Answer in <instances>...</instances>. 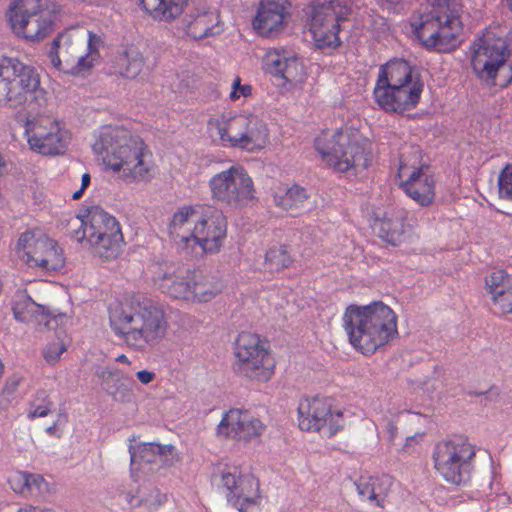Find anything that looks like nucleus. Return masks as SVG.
<instances>
[{
    "instance_id": "38",
    "label": "nucleus",
    "mask_w": 512,
    "mask_h": 512,
    "mask_svg": "<svg viewBox=\"0 0 512 512\" xmlns=\"http://www.w3.org/2000/svg\"><path fill=\"white\" fill-rule=\"evenodd\" d=\"M512 283V278L504 270L492 271L485 277V284L491 299L496 296V292H501Z\"/></svg>"
},
{
    "instance_id": "53",
    "label": "nucleus",
    "mask_w": 512,
    "mask_h": 512,
    "mask_svg": "<svg viewBox=\"0 0 512 512\" xmlns=\"http://www.w3.org/2000/svg\"><path fill=\"white\" fill-rule=\"evenodd\" d=\"M57 425L58 421H55L52 425L48 426L45 429V432L50 436H56L59 438L61 436V433H58Z\"/></svg>"
},
{
    "instance_id": "30",
    "label": "nucleus",
    "mask_w": 512,
    "mask_h": 512,
    "mask_svg": "<svg viewBox=\"0 0 512 512\" xmlns=\"http://www.w3.org/2000/svg\"><path fill=\"white\" fill-rule=\"evenodd\" d=\"M137 2L153 19L172 21L183 13L189 0H137Z\"/></svg>"
},
{
    "instance_id": "57",
    "label": "nucleus",
    "mask_w": 512,
    "mask_h": 512,
    "mask_svg": "<svg viewBox=\"0 0 512 512\" xmlns=\"http://www.w3.org/2000/svg\"><path fill=\"white\" fill-rule=\"evenodd\" d=\"M412 440H414V437H407V438H406V442H409V441H412ZM407 444H408V443H406V445H407Z\"/></svg>"
},
{
    "instance_id": "35",
    "label": "nucleus",
    "mask_w": 512,
    "mask_h": 512,
    "mask_svg": "<svg viewBox=\"0 0 512 512\" xmlns=\"http://www.w3.org/2000/svg\"><path fill=\"white\" fill-rule=\"evenodd\" d=\"M174 449L172 445H161L155 442L140 443L129 446L131 464L154 463L158 458L167 455Z\"/></svg>"
},
{
    "instance_id": "13",
    "label": "nucleus",
    "mask_w": 512,
    "mask_h": 512,
    "mask_svg": "<svg viewBox=\"0 0 512 512\" xmlns=\"http://www.w3.org/2000/svg\"><path fill=\"white\" fill-rule=\"evenodd\" d=\"M70 233L78 242L103 251H114L123 242L120 224L100 207H92L86 216H75L69 221Z\"/></svg>"
},
{
    "instance_id": "18",
    "label": "nucleus",
    "mask_w": 512,
    "mask_h": 512,
    "mask_svg": "<svg viewBox=\"0 0 512 512\" xmlns=\"http://www.w3.org/2000/svg\"><path fill=\"white\" fill-rule=\"evenodd\" d=\"M401 188L416 204L426 207L436 197V181L418 149L401 156L398 169Z\"/></svg>"
},
{
    "instance_id": "25",
    "label": "nucleus",
    "mask_w": 512,
    "mask_h": 512,
    "mask_svg": "<svg viewBox=\"0 0 512 512\" xmlns=\"http://www.w3.org/2000/svg\"><path fill=\"white\" fill-rule=\"evenodd\" d=\"M262 431L263 424L259 419L239 409H230L226 412L217 426L218 436L244 441L260 436Z\"/></svg>"
},
{
    "instance_id": "34",
    "label": "nucleus",
    "mask_w": 512,
    "mask_h": 512,
    "mask_svg": "<svg viewBox=\"0 0 512 512\" xmlns=\"http://www.w3.org/2000/svg\"><path fill=\"white\" fill-rule=\"evenodd\" d=\"M117 72L127 78H137L145 69V61L141 51L136 46L126 47L115 61Z\"/></svg>"
},
{
    "instance_id": "11",
    "label": "nucleus",
    "mask_w": 512,
    "mask_h": 512,
    "mask_svg": "<svg viewBox=\"0 0 512 512\" xmlns=\"http://www.w3.org/2000/svg\"><path fill=\"white\" fill-rule=\"evenodd\" d=\"M471 53L473 71L481 81L499 87L512 81V57L503 38L487 34L473 44Z\"/></svg>"
},
{
    "instance_id": "19",
    "label": "nucleus",
    "mask_w": 512,
    "mask_h": 512,
    "mask_svg": "<svg viewBox=\"0 0 512 512\" xmlns=\"http://www.w3.org/2000/svg\"><path fill=\"white\" fill-rule=\"evenodd\" d=\"M332 402L319 396L301 399L297 408L299 428L308 432L328 428L329 436L335 435L344 427V415L341 409L333 408Z\"/></svg>"
},
{
    "instance_id": "39",
    "label": "nucleus",
    "mask_w": 512,
    "mask_h": 512,
    "mask_svg": "<svg viewBox=\"0 0 512 512\" xmlns=\"http://www.w3.org/2000/svg\"><path fill=\"white\" fill-rule=\"evenodd\" d=\"M473 460L466 461H456L453 466H451L452 471L455 474V477L442 476L447 482L454 485H466L471 480V474L473 470Z\"/></svg>"
},
{
    "instance_id": "44",
    "label": "nucleus",
    "mask_w": 512,
    "mask_h": 512,
    "mask_svg": "<svg viewBox=\"0 0 512 512\" xmlns=\"http://www.w3.org/2000/svg\"><path fill=\"white\" fill-rule=\"evenodd\" d=\"M252 94V87L243 83L239 77H235L231 83L229 99L232 102H244Z\"/></svg>"
},
{
    "instance_id": "50",
    "label": "nucleus",
    "mask_w": 512,
    "mask_h": 512,
    "mask_svg": "<svg viewBox=\"0 0 512 512\" xmlns=\"http://www.w3.org/2000/svg\"><path fill=\"white\" fill-rule=\"evenodd\" d=\"M11 488L16 492L20 494H26V487H24L22 481H20V472L16 474L13 478L10 480Z\"/></svg>"
},
{
    "instance_id": "10",
    "label": "nucleus",
    "mask_w": 512,
    "mask_h": 512,
    "mask_svg": "<svg viewBox=\"0 0 512 512\" xmlns=\"http://www.w3.org/2000/svg\"><path fill=\"white\" fill-rule=\"evenodd\" d=\"M61 10L55 0H13L7 19L18 37L39 41L49 34L55 16Z\"/></svg>"
},
{
    "instance_id": "16",
    "label": "nucleus",
    "mask_w": 512,
    "mask_h": 512,
    "mask_svg": "<svg viewBox=\"0 0 512 512\" xmlns=\"http://www.w3.org/2000/svg\"><path fill=\"white\" fill-rule=\"evenodd\" d=\"M352 0H326L312 7L308 21L314 44L320 49L340 45L341 25L351 14Z\"/></svg>"
},
{
    "instance_id": "15",
    "label": "nucleus",
    "mask_w": 512,
    "mask_h": 512,
    "mask_svg": "<svg viewBox=\"0 0 512 512\" xmlns=\"http://www.w3.org/2000/svg\"><path fill=\"white\" fill-rule=\"evenodd\" d=\"M24 135L29 148L44 156L65 154L73 139L67 125L49 114L29 117L25 122Z\"/></svg>"
},
{
    "instance_id": "14",
    "label": "nucleus",
    "mask_w": 512,
    "mask_h": 512,
    "mask_svg": "<svg viewBox=\"0 0 512 512\" xmlns=\"http://www.w3.org/2000/svg\"><path fill=\"white\" fill-rule=\"evenodd\" d=\"M43 94L40 74L17 60L0 62V108H17Z\"/></svg>"
},
{
    "instance_id": "29",
    "label": "nucleus",
    "mask_w": 512,
    "mask_h": 512,
    "mask_svg": "<svg viewBox=\"0 0 512 512\" xmlns=\"http://www.w3.org/2000/svg\"><path fill=\"white\" fill-rule=\"evenodd\" d=\"M101 389L115 401H129L131 393L123 382V373L115 366H97L94 370Z\"/></svg>"
},
{
    "instance_id": "36",
    "label": "nucleus",
    "mask_w": 512,
    "mask_h": 512,
    "mask_svg": "<svg viewBox=\"0 0 512 512\" xmlns=\"http://www.w3.org/2000/svg\"><path fill=\"white\" fill-rule=\"evenodd\" d=\"M165 500V496L159 493L157 488H151L149 494L145 493V488L139 489L137 495L126 494V501L131 507H158Z\"/></svg>"
},
{
    "instance_id": "45",
    "label": "nucleus",
    "mask_w": 512,
    "mask_h": 512,
    "mask_svg": "<svg viewBox=\"0 0 512 512\" xmlns=\"http://www.w3.org/2000/svg\"><path fill=\"white\" fill-rule=\"evenodd\" d=\"M492 301L500 313L512 314V283L504 291L496 292Z\"/></svg>"
},
{
    "instance_id": "22",
    "label": "nucleus",
    "mask_w": 512,
    "mask_h": 512,
    "mask_svg": "<svg viewBox=\"0 0 512 512\" xmlns=\"http://www.w3.org/2000/svg\"><path fill=\"white\" fill-rule=\"evenodd\" d=\"M475 448L467 438L454 436L453 438L439 442L433 452V460L436 470L441 476L455 477L451 466L456 461L473 460Z\"/></svg>"
},
{
    "instance_id": "23",
    "label": "nucleus",
    "mask_w": 512,
    "mask_h": 512,
    "mask_svg": "<svg viewBox=\"0 0 512 512\" xmlns=\"http://www.w3.org/2000/svg\"><path fill=\"white\" fill-rule=\"evenodd\" d=\"M289 20L287 0H262L253 20V28L265 37L280 34Z\"/></svg>"
},
{
    "instance_id": "20",
    "label": "nucleus",
    "mask_w": 512,
    "mask_h": 512,
    "mask_svg": "<svg viewBox=\"0 0 512 512\" xmlns=\"http://www.w3.org/2000/svg\"><path fill=\"white\" fill-rule=\"evenodd\" d=\"M368 221L373 234L391 246L400 245L413 232L409 213L398 207L375 209L369 214Z\"/></svg>"
},
{
    "instance_id": "31",
    "label": "nucleus",
    "mask_w": 512,
    "mask_h": 512,
    "mask_svg": "<svg viewBox=\"0 0 512 512\" xmlns=\"http://www.w3.org/2000/svg\"><path fill=\"white\" fill-rule=\"evenodd\" d=\"M357 492L362 500L377 507H383L387 491L391 485L389 476L360 478L355 482Z\"/></svg>"
},
{
    "instance_id": "9",
    "label": "nucleus",
    "mask_w": 512,
    "mask_h": 512,
    "mask_svg": "<svg viewBox=\"0 0 512 512\" xmlns=\"http://www.w3.org/2000/svg\"><path fill=\"white\" fill-rule=\"evenodd\" d=\"M411 26L422 45L440 52L454 49L462 31L457 11L442 5L433 6L419 15Z\"/></svg>"
},
{
    "instance_id": "46",
    "label": "nucleus",
    "mask_w": 512,
    "mask_h": 512,
    "mask_svg": "<svg viewBox=\"0 0 512 512\" xmlns=\"http://www.w3.org/2000/svg\"><path fill=\"white\" fill-rule=\"evenodd\" d=\"M20 481H22L24 487H26V494L39 492L45 484L43 476L28 472H20Z\"/></svg>"
},
{
    "instance_id": "56",
    "label": "nucleus",
    "mask_w": 512,
    "mask_h": 512,
    "mask_svg": "<svg viewBox=\"0 0 512 512\" xmlns=\"http://www.w3.org/2000/svg\"><path fill=\"white\" fill-rule=\"evenodd\" d=\"M116 361H117V362H122V363H129L128 358H127V357H126V355H124V354L119 355V356L116 358Z\"/></svg>"
},
{
    "instance_id": "49",
    "label": "nucleus",
    "mask_w": 512,
    "mask_h": 512,
    "mask_svg": "<svg viewBox=\"0 0 512 512\" xmlns=\"http://www.w3.org/2000/svg\"><path fill=\"white\" fill-rule=\"evenodd\" d=\"M90 182H91V176L89 173H84L82 174L81 176V183H80V188L78 190H76L75 192H73L72 194V198L74 200H78L82 197L84 191L88 188V186L90 185Z\"/></svg>"
},
{
    "instance_id": "21",
    "label": "nucleus",
    "mask_w": 512,
    "mask_h": 512,
    "mask_svg": "<svg viewBox=\"0 0 512 512\" xmlns=\"http://www.w3.org/2000/svg\"><path fill=\"white\" fill-rule=\"evenodd\" d=\"M221 483L227 490L228 503L239 512H255L260 498L259 481L239 467H226L221 472Z\"/></svg>"
},
{
    "instance_id": "55",
    "label": "nucleus",
    "mask_w": 512,
    "mask_h": 512,
    "mask_svg": "<svg viewBox=\"0 0 512 512\" xmlns=\"http://www.w3.org/2000/svg\"><path fill=\"white\" fill-rule=\"evenodd\" d=\"M18 384H19L18 380L13 379V380L8 381V382L6 383L5 389H6L9 393H12L13 391H15V390H16V388H17Z\"/></svg>"
},
{
    "instance_id": "4",
    "label": "nucleus",
    "mask_w": 512,
    "mask_h": 512,
    "mask_svg": "<svg viewBox=\"0 0 512 512\" xmlns=\"http://www.w3.org/2000/svg\"><path fill=\"white\" fill-rule=\"evenodd\" d=\"M350 344L371 355L398 335L397 315L382 301L349 305L342 317Z\"/></svg>"
},
{
    "instance_id": "33",
    "label": "nucleus",
    "mask_w": 512,
    "mask_h": 512,
    "mask_svg": "<svg viewBox=\"0 0 512 512\" xmlns=\"http://www.w3.org/2000/svg\"><path fill=\"white\" fill-rule=\"evenodd\" d=\"M185 31L193 39H203L219 32L218 16L211 11H202L188 15Z\"/></svg>"
},
{
    "instance_id": "3",
    "label": "nucleus",
    "mask_w": 512,
    "mask_h": 512,
    "mask_svg": "<svg viewBox=\"0 0 512 512\" xmlns=\"http://www.w3.org/2000/svg\"><path fill=\"white\" fill-rule=\"evenodd\" d=\"M109 322L117 337L139 351L158 345L168 328L163 307L144 296H133L111 305Z\"/></svg>"
},
{
    "instance_id": "7",
    "label": "nucleus",
    "mask_w": 512,
    "mask_h": 512,
    "mask_svg": "<svg viewBox=\"0 0 512 512\" xmlns=\"http://www.w3.org/2000/svg\"><path fill=\"white\" fill-rule=\"evenodd\" d=\"M101 39L82 26L69 27L51 42L48 57L59 71L77 77L89 72L100 57Z\"/></svg>"
},
{
    "instance_id": "8",
    "label": "nucleus",
    "mask_w": 512,
    "mask_h": 512,
    "mask_svg": "<svg viewBox=\"0 0 512 512\" xmlns=\"http://www.w3.org/2000/svg\"><path fill=\"white\" fill-rule=\"evenodd\" d=\"M369 142L356 130L324 131L315 140L323 162L337 172L362 170L371 161Z\"/></svg>"
},
{
    "instance_id": "47",
    "label": "nucleus",
    "mask_w": 512,
    "mask_h": 512,
    "mask_svg": "<svg viewBox=\"0 0 512 512\" xmlns=\"http://www.w3.org/2000/svg\"><path fill=\"white\" fill-rule=\"evenodd\" d=\"M292 263V258H263V267L265 270H269L273 272L274 267L276 270L279 269L281 265L282 268L290 266Z\"/></svg>"
},
{
    "instance_id": "32",
    "label": "nucleus",
    "mask_w": 512,
    "mask_h": 512,
    "mask_svg": "<svg viewBox=\"0 0 512 512\" xmlns=\"http://www.w3.org/2000/svg\"><path fill=\"white\" fill-rule=\"evenodd\" d=\"M309 199L305 188L298 185H277L273 190L274 204L286 212H294L304 207Z\"/></svg>"
},
{
    "instance_id": "52",
    "label": "nucleus",
    "mask_w": 512,
    "mask_h": 512,
    "mask_svg": "<svg viewBox=\"0 0 512 512\" xmlns=\"http://www.w3.org/2000/svg\"><path fill=\"white\" fill-rule=\"evenodd\" d=\"M17 512H55L53 509L50 508H42L39 506H28L24 508H19Z\"/></svg>"
},
{
    "instance_id": "1",
    "label": "nucleus",
    "mask_w": 512,
    "mask_h": 512,
    "mask_svg": "<svg viewBox=\"0 0 512 512\" xmlns=\"http://www.w3.org/2000/svg\"><path fill=\"white\" fill-rule=\"evenodd\" d=\"M89 146L103 170L124 182L147 183L157 173L151 151L124 126H97L90 134Z\"/></svg>"
},
{
    "instance_id": "43",
    "label": "nucleus",
    "mask_w": 512,
    "mask_h": 512,
    "mask_svg": "<svg viewBox=\"0 0 512 512\" xmlns=\"http://www.w3.org/2000/svg\"><path fill=\"white\" fill-rule=\"evenodd\" d=\"M499 196L512 201V165L508 164L500 172L498 178Z\"/></svg>"
},
{
    "instance_id": "54",
    "label": "nucleus",
    "mask_w": 512,
    "mask_h": 512,
    "mask_svg": "<svg viewBox=\"0 0 512 512\" xmlns=\"http://www.w3.org/2000/svg\"><path fill=\"white\" fill-rule=\"evenodd\" d=\"M387 430L389 433V441L393 442L397 433V427L392 422H389L387 425Z\"/></svg>"
},
{
    "instance_id": "12",
    "label": "nucleus",
    "mask_w": 512,
    "mask_h": 512,
    "mask_svg": "<svg viewBox=\"0 0 512 512\" xmlns=\"http://www.w3.org/2000/svg\"><path fill=\"white\" fill-rule=\"evenodd\" d=\"M208 187L213 201L234 211L245 210L258 202L255 182L242 165H232L214 174Z\"/></svg>"
},
{
    "instance_id": "51",
    "label": "nucleus",
    "mask_w": 512,
    "mask_h": 512,
    "mask_svg": "<svg viewBox=\"0 0 512 512\" xmlns=\"http://www.w3.org/2000/svg\"><path fill=\"white\" fill-rule=\"evenodd\" d=\"M138 380L142 384H149L155 378V373L148 370H141L136 373Z\"/></svg>"
},
{
    "instance_id": "24",
    "label": "nucleus",
    "mask_w": 512,
    "mask_h": 512,
    "mask_svg": "<svg viewBox=\"0 0 512 512\" xmlns=\"http://www.w3.org/2000/svg\"><path fill=\"white\" fill-rule=\"evenodd\" d=\"M262 69L272 76L296 83L302 80L303 65L292 52L284 49H267L261 57Z\"/></svg>"
},
{
    "instance_id": "2",
    "label": "nucleus",
    "mask_w": 512,
    "mask_h": 512,
    "mask_svg": "<svg viewBox=\"0 0 512 512\" xmlns=\"http://www.w3.org/2000/svg\"><path fill=\"white\" fill-rule=\"evenodd\" d=\"M227 218L220 209L203 203L182 205L168 222V235L181 252L217 254L227 237Z\"/></svg>"
},
{
    "instance_id": "28",
    "label": "nucleus",
    "mask_w": 512,
    "mask_h": 512,
    "mask_svg": "<svg viewBox=\"0 0 512 512\" xmlns=\"http://www.w3.org/2000/svg\"><path fill=\"white\" fill-rule=\"evenodd\" d=\"M155 272L154 279L162 280L163 291L171 298L180 300H192V282L188 269H178L172 274L162 271L161 264Z\"/></svg>"
},
{
    "instance_id": "6",
    "label": "nucleus",
    "mask_w": 512,
    "mask_h": 512,
    "mask_svg": "<svg viewBox=\"0 0 512 512\" xmlns=\"http://www.w3.org/2000/svg\"><path fill=\"white\" fill-rule=\"evenodd\" d=\"M423 91L418 73L405 60L396 59L382 65L374 87V99L388 112L414 108Z\"/></svg>"
},
{
    "instance_id": "27",
    "label": "nucleus",
    "mask_w": 512,
    "mask_h": 512,
    "mask_svg": "<svg viewBox=\"0 0 512 512\" xmlns=\"http://www.w3.org/2000/svg\"><path fill=\"white\" fill-rule=\"evenodd\" d=\"M192 301L206 303L224 289V281L218 272L194 270L191 272Z\"/></svg>"
},
{
    "instance_id": "37",
    "label": "nucleus",
    "mask_w": 512,
    "mask_h": 512,
    "mask_svg": "<svg viewBox=\"0 0 512 512\" xmlns=\"http://www.w3.org/2000/svg\"><path fill=\"white\" fill-rule=\"evenodd\" d=\"M53 402L49 399L45 390H39L35 394L34 400L29 403L27 418L34 420L48 416L53 409Z\"/></svg>"
},
{
    "instance_id": "41",
    "label": "nucleus",
    "mask_w": 512,
    "mask_h": 512,
    "mask_svg": "<svg viewBox=\"0 0 512 512\" xmlns=\"http://www.w3.org/2000/svg\"><path fill=\"white\" fill-rule=\"evenodd\" d=\"M61 252V248L53 238L48 236L44 231L37 232L35 254L57 255Z\"/></svg>"
},
{
    "instance_id": "40",
    "label": "nucleus",
    "mask_w": 512,
    "mask_h": 512,
    "mask_svg": "<svg viewBox=\"0 0 512 512\" xmlns=\"http://www.w3.org/2000/svg\"><path fill=\"white\" fill-rule=\"evenodd\" d=\"M38 231L41 230L32 228L21 233L16 243V251L27 256L35 255Z\"/></svg>"
},
{
    "instance_id": "26",
    "label": "nucleus",
    "mask_w": 512,
    "mask_h": 512,
    "mask_svg": "<svg viewBox=\"0 0 512 512\" xmlns=\"http://www.w3.org/2000/svg\"><path fill=\"white\" fill-rule=\"evenodd\" d=\"M13 317L21 323L35 321L47 329H55L65 317L63 313H55L46 306L36 303L30 295H19L12 305Z\"/></svg>"
},
{
    "instance_id": "48",
    "label": "nucleus",
    "mask_w": 512,
    "mask_h": 512,
    "mask_svg": "<svg viewBox=\"0 0 512 512\" xmlns=\"http://www.w3.org/2000/svg\"><path fill=\"white\" fill-rule=\"evenodd\" d=\"M64 350H65V348L63 345L62 346H58L57 344L51 345L44 351V358L49 363L56 362L60 358V356L64 352Z\"/></svg>"
},
{
    "instance_id": "5",
    "label": "nucleus",
    "mask_w": 512,
    "mask_h": 512,
    "mask_svg": "<svg viewBox=\"0 0 512 512\" xmlns=\"http://www.w3.org/2000/svg\"><path fill=\"white\" fill-rule=\"evenodd\" d=\"M206 132L212 142L226 148L261 153L272 144L269 124L248 111H222L207 120Z\"/></svg>"
},
{
    "instance_id": "58",
    "label": "nucleus",
    "mask_w": 512,
    "mask_h": 512,
    "mask_svg": "<svg viewBox=\"0 0 512 512\" xmlns=\"http://www.w3.org/2000/svg\"><path fill=\"white\" fill-rule=\"evenodd\" d=\"M508 3H509V6H510V8L512 10V0H508Z\"/></svg>"
},
{
    "instance_id": "17",
    "label": "nucleus",
    "mask_w": 512,
    "mask_h": 512,
    "mask_svg": "<svg viewBox=\"0 0 512 512\" xmlns=\"http://www.w3.org/2000/svg\"><path fill=\"white\" fill-rule=\"evenodd\" d=\"M234 371L241 376L267 381L273 373L274 363L269 356V345L259 335L241 332L234 344Z\"/></svg>"
},
{
    "instance_id": "42",
    "label": "nucleus",
    "mask_w": 512,
    "mask_h": 512,
    "mask_svg": "<svg viewBox=\"0 0 512 512\" xmlns=\"http://www.w3.org/2000/svg\"><path fill=\"white\" fill-rule=\"evenodd\" d=\"M66 258H27L29 267H39L47 272H61L65 267Z\"/></svg>"
}]
</instances>
